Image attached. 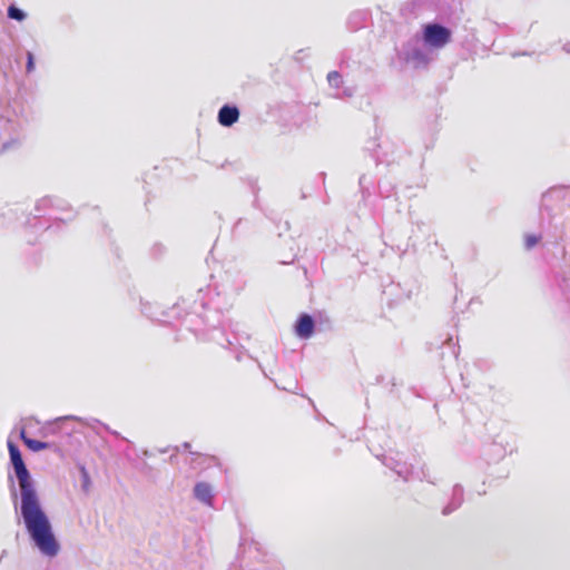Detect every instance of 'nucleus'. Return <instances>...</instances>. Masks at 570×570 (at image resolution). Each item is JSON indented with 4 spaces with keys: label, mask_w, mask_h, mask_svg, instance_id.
<instances>
[{
    "label": "nucleus",
    "mask_w": 570,
    "mask_h": 570,
    "mask_svg": "<svg viewBox=\"0 0 570 570\" xmlns=\"http://www.w3.org/2000/svg\"><path fill=\"white\" fill-rule=\"evenodd\" d=\"M452 353H453L454 358H456L459 353H458V351L454 347H453Z\"/></svg>",
    "instance_id": "nucleus-33"
},
{
    "label": "nucleus",
    "mask_w": 570,
    "mask_h": 570,
    "mask_svg": "<svg viewBox=\"0 0 570 570\" xmlns=\"http://www.w3.org/2000/svg\"><path fill=\"white\" fill-rule=\"evenodd\" d=\"M327 81L331 88L340 90L343 86V77L338 71H331L327 75Z\"/></svg>",
    "instance_id": "nucleus-19"
},
{
    "label": "nucleus",
    "mask_w": 570,
    "mask_h": 570,
    "mask_svg": "<svg viewBox=\"0 0 570 570\" xmlns=\"http://www.w3.org/2000/svg\"><path fill=\"white\" fill-rule=\"evenodd\" d=\"M249 188H250L253 197H254L253 204H252L253 207L257 208V209H261L259 196H258V194H259V186H258L257 181L253 180V179L249 180Z\"/></svg>",
    "instance_id": "nucleus-20"
},
{
    "label": "nucleus",
    "mask_w": 570,
    "mask_h": 570,
    "mask_svg": "<svg viewBox=\"0 0 570 570\" xmlns=\"http://www.w3.org/2000/svg\"><path fill=\"white\" fill-rule=\"evenodd\" d=\"M421 474V480H426L428 482L434 484V481L430 479L428 472L424 469H422Z\"/></svg>",
    "instance_id": "nucleus-30"
},
{
    "label": "nucleus",
    "mask_w": 570,
    "mask_h": 570,
    "mask_svg": "<svg viewBox=\"0 0 570 570\" xmlns=\"http://www.w3.org/2000/svg\"><path fill=\"white\" fill-rule=\"evenodd\" d=\"M246 539L243 537L242 538V542H240V548L243 549V553H250L252 550H255V551H259V547H258V543L257 542H254L252 541L250 544L248 546V549H246Z\"/></svg>",
    "instance_id": "nucleus-26"
},
{
    "label": "nucleus",
    "mask_w": 570,
    "mask_h": 570,
    "mask_svg": "<svg viewBox=\"0 0 570 570\" xmlns=\"http://www.w3.org/2000/svg\"><path fill=\"white\" fill-rule=\"evenodd\" d=\"M464 489L461 484H455L452 489L449 503L442 509L443 515H450L456 511L463 503Z\"/></svg>",
    "instance_id": "nucleus-13"
},
{
    "label": "nucleus",
    "mask_w": 570,
    "mask_h": 570,
    "mask_svg": "<svg viewBox=\"0 0 570 570\" xmlns=\"http://www.w3.org/2000/svg\"><path fill=\"white\" fill-rule=\"evenodd\" d=\"M210 292L209 288L206 291L200 288L196 299L189 302L183 298L167 311L161 309L157 304L140 299V311L146 317L160 323L170 324L175 320L181 321V326L195 335H202L223 347L232 346L234 343L226 336L224 328L216 326L220 323V316L213 298H207Z\"/></svg>",
    "instance_id": "nucleus-1"
},
{
    "label": "nucleus",
    "mask_w": 570,
    "mask_h": 570,
    "mask_svg": "<svg viewBox=\"0 0 570 570\" xmlns=\"http://www.w3.org/2000/svg\"><path fill=\"white\" fill-rule=\"evenodd\" d=\"M451 30L440 23H426L423 26V42L433 48H443L451 40Z\"/></svg>",
    "instance_id": "nucleus-5"
},
{
    "label": "nucleus",
    "mask_w": 570,
    "mask_h": 570,
    "mask_svg": "<svg viewBox=\"0 0 570 570\" xmlns=\"http://www.w3.org/2000/svg\"><path fill=\"white\" fill-rule=\"evenodd\" d=\"M19 438L23 442V444L33 452H39L50 448V443L48 442L28 438L24 429H21Z\"/></svg>",
    "instance_id": "nucleus-15"
},
{
    "label": "nucleus",
    "mask_w": 570,
    "mask_h": 570,
    "mask_svg": "<svg viewBox=\"0 0 570 570\" xmlns=\"http://www.w3.org/2000/svg\"><path fill=\"white\" fill-rule=\"evenodd\" d=\"M356 92L355 86H344L340 91L335 94V97L338 99H347L354 96Z\"/></svg>",
    "instance_id": "nucleus-22"
},
{
    "label": "nucleus",
    "mask_w": 570,
    "mask_h": 570,
    "mask_svg": "<svg viewBox=\"0 0 570 570\" xmlns=\"http://www.w3.org/2000/svg\"><path fill=\"white\" fill-rule=\"evenodd\" d=\"M570 194V188L567 186H554L542 194L540 203V212H551V204L564 199Z\"/></svg>",
    "instance_id": "nucleus-7"
},
{
    "label": "nucleus",
    "mask_w": 570,
    "mask_h": 570,
    "mask_svg": "<svg viewBox=\"0 0 570 570\" xmlns=\"http://www.w3.org/2000/svg\"><path fill=\"white\" fill-rule=\"evenodd\" d=\"M315 331V321L314 318L306 313H303L298 316L295 323V334L302 338L307 340L312 337Z\"/></svg>",
    "instance_id": "nucleus-10"
},
{
    "label": "nucleus",
    "mask_w": 570,
    "mask_h": 570,
    "mask_svg": "<svg viewBox=\"0 0 570 570\" xmlns=\"http://www.w3.org/2000/svg\"><path fill=\"white\" fill-rule=\"evenodd\" d=\"M402 56L415 68L425 67L430 61L426 50L417 38L411 39L404 45Z\"/></svg>",
    "instance_id": "nucleus-6"
},
{
    "label": "nucleus",
    "mask_w": 570,
    "mask_h": 570,
    "mask_svg": "<svg viewBox=\"0 0 570 570\" xmlns=\"http://www.w3.org/2000/svg\"><path fill=\"white\" fill-rule=\"evenodd\" d=\"M366 19V13L363 11H356L350 14L347 19V27L351 30H357Z\"/></svg>",
    "instance_id": "nucleus-17"
},
{
    "label": "nucleus",
    "mask_w": 570,
    "mask_h": 570,
    "mask_svg": "<svg viewBox=\"0 0 570 570\" xmlns=\"http://www.w3.org/2000/svg\"><path fill=\"white\" fill-rule=\"evenodd\" d=\"M9 480L11 482V485H10L11 494L13 495V498H16L17 493H16L14 482L11 476H9Z\"/></svg>",
    "instance_id": "nucleus-31"
},
{
    "label": "nucleus",
    "mask_w": 570,
    "mask_h": 570,
    "mask_svg": "<svg viewBox=\"0 0 570 570\" xmlns=\"http://www.w3.org/2000/svg\"><path fill=\"white\" fill-rule=\"evenodd\" d=\"M164 252H165V247H164L161 244H155V245L151 247V254H153L155 257L160 256Z\"/></svg>",
    "instance_id": "nucleus-28"
},
{
    "label": "nucleus",
    "mask_w": 570,
    "mask_h": 570,
    "mask_svg": "<svg viewBox=\"0 0 570 570\" xmlns=\"http://www.w3.org/2000/svg\"><path fill=\"white\" fill-rule=\"evenodd\" d=\"M183 446H184L185 449H188V448L190 446V444L186 442V443H184V444H183Z\"/></svg>",
    "instance_id": "nucleus-34"
},
{
    "label": "nucleus",
    "mask_w": 570,
    "mask_h": 570,
    "mask_svg": "<svg viewBox=\"0 0 570 570\" xmlns=\"http://www.w3.org/2000/svg\"><path fill=\"white\" fill-rule=\"evenodd\" d=\"M10 463L20 489V513L24 528L41 554L53 558L59 553L60 544L56 539L51 522L41 507L35 482L23 461L19 446L8 440Z\"/></svg>",
    "instance_id": "nucleus-2"
},
{
    "label": "nucleus",
    "mask_w": 570,
    "mask_h": 570,
    "mask_svg": "<svg viewBox=\"0 0 570 570\" xmlns=\"http://www.w3.org/2000/svg\"><path fill=\"white\" fill-rule=\"evenodd\" d=\"M28 117L14 109H6L0 116V154L18 149L24 138Z\"/></svg>",
    "instance_id": "nucleus-3"
},
{
    "label": "nucleus",
    "mask_w": 570,
    "mask_h": 570,
    "mask_svg": "<svg viewBox=\"0 0 570 570\" xmlns=\"http://www.w3.org/2000/svg\"><path fill=\"white\" fill-rule=\"evenodd\" d=\"M365 149L370 151L371 156L375 159L377 164L380 163H386L390 164L394 159L390 158L387 153L383 150V144L377 142V138H374L372 140H368Z\"/></svg>",
    "instance_id": "nucleus-14"
},
{
    "label": "nucleus",
    "mask_w": 570,
    "mask_h": 570,
    "mask_svg": "<svg viewBox=\"0 0 570 570\" xmlns=\"http://www.w3.org/2000/svg\"><path fill=\"white\" fill-rule=\"evenodd\" d=\"M253 227L254 224L250 219L238 218L232 228V235L235 238H239L244 236L247 232H249Z\"/></svg>",
    "instance_id": "nucleus-16"
},
{
    "label": "nucleus",
    "mask_w": 570,
    "mask_h": 570,
    "mask_svg": "<svg viewBox=\"0 0 570 570\" xmlns=\"http://www.w3.org/2000/svg\"><path fill=\"white\" fill-rule=\"evenodd\" d=\"M51 207H52V200L51 196H45L37 200L35 205V215L32 217H29L26 222V224L35 229H41L47 230L50 225L49 223L52 222V214H51Z\"/></svg>",
    "instance_id": "nucleus-4"
},
{
    "label": "nucleus",
    "mask_w": 570,
    "mask_h": 570,
    "mask_svg": "<svg viewBox=\"0 0 570 570\" xmlns=\"http://www.w3.org/2000/svg\"><path fill=\"white\" fill-rule=\"evenodd\" d=\"M358 184H360V188H361L363 198L368 197L371 195L372 181L370 179H367V177L365 175H363L360 177Z\"/></svg>",
    "instance_id": "nucleus-21"
},
{
    "label": "nucleus",
    "mask_w": 570,
    "mask_h": 570,
    "mask_svg": "<svg viewBox=\"0 0 570 570\" xmlns=\"http://www.w3.org/2000/svg\"><path fill=\"white\" fill-rule=\"evenodd\" d=\"M239 119V109L235 105L226 104L218 110L217 121L223 127H232Z\"/></svg>",
    "instance_id": "nucleus-12"
},
{
    "label": "nucleus",
    "mask_w": 570,
    "mask_h": 570,
    "mask_svg": "<svg viewBox=\"0 0 570 570\" xmlns=\"http://www.w3.org/2000/svg\"><path fill=\"white\" fill-rule=\"evenodd\" d=\"M394 186L390 181L382 180L379 183V193L382 197H390Z\"/></svg>",
    "instance_id": "nucleus-23"
},
{
    "label": "nucleus",
    "mask_w": 570,
    "mask_h": 570,
    "mask_svg": "<svg viewBox=\"0 0 570 570\" xmlns=\"http://www.w3.org/2000/svg\"><path fill=\"white\" fill-rule=\"evenodd\" d=\"M194 498L207 507L214 505V489L208 482H197L193 489Z\"/></svg>",
    "instance_id": "nucleus-11"
},
{
    "label": "nucleus",
    "mask_w": 570,
    "mask_h": 570,
    "mask_svg": "<svg viewBox=\"0 0 570 570\" xmlns=\"http://www.w3.org/2000/svg\"><path fill=\"white\" fill-rule=\"evenodd\" d=\"M52 200V207H51V214L52 222H68L71 220L75 217V214L72 212V208L70 207L69 203L62 198L51 196Z\"/></svg>",
    "instance_id": "nucleus-8"
},
{
    "label": "nucleus",
    "mask_w": 570,
    "mask_h": 570,
    "mask_svg": "<svg viewBox=\"0 0 570 570\" xmlns=\"http://www.w3.org/2000/svg\"><path fill=\"white\" fill-rule=\"evenodd\" d=\"M101 429H104L105 431L109 432L110 434L115 435V436H119V433L117 431H114L111 430L108 425L99 422V421H95Z\"/></svg>",
    "instance_id": "nucleus-29"
},
{
    "label": "nucleus",
    "mask_w": 570,
    "mask_h": 570,
    "mask_svg": "<svg viewBox=\"0 0 570 570\" xmlns=\"http://www.w3.org/2000/svg\"><path fill=\"white\" fill-rule=\"evenodd\" d=\"M562 49H563V51H564L566 53H570V42H566V43L563 45Z\"/></svg>",
    "instance_id": "nucleus-32"
},
{
    "label": "nucleus",
    "mask_w": 570,
    "mask_h": 570,
    "mask_svg": "<svg viewBox=\"0 0 570 570\" xmlns=\"http://www.w3.org/2000/svg\"><path fill=\"white\" fill-rule=\"evenodd\" d=\"M541 240V235L529 234L524 238L525 249L533 248Z\"/></svg>",
    "instance_id": "nucleus-24"
},
{
    "label": "nucleus",
    "mask_w": 570,
    "mask_h": 570,
    "mask_svg": "<svg viewBox=\"0 0 570 570\" xmlns=\"http://www.w3.org/2000/svg\"><path fill=\"white\" fill-rule=\"evenodd\" d=\"M382 463L395 472V474L400 478H402L404 481H407L413 473L412 466L409 465L406 462L402 461L401 459L391 456V455H383L382 456Z\"/></svg>",
    "instance_id": "nucleus-9"
},
{
    "label": "nucleus",
    "mask_w": 570,
    "mask_h": 570,
    "mask_svg": "<svg viewBox=\"0 0 570 570\" xmlns=\"http://www.w3.org/2000/svg\"><path fill=\"white\" fill-rule=\"evenodd\" d=\"M7 14L8 18L19 22L26 20L27 18V13L22 9L18 8L16 4H10L8 7Z\"/></svg>",
    "instance_id": "nucleus-18"
},
{
    "label": "nucleus",
    "mask_w": 570,
    "mask_h": 570,
    "mask_svg": "<svg viewBox=\"0 0 570 570\" xmlns=\"http://www.w3.org/2000/svg\"><path fill=\"white\" fill-rule=\"evenodd\" d=\"M27 63L26 71L27 73H31L35 70V56L31 51H27Z\"/></svg>",
    "instance_id": "nucleus-27"
},
{
    "label": "nucleus",
    "mask_w": 570,
    "mask_h": 570,
    "mask_svg": "<svg viewBox=\"0 0 570 570\" xmlns=\"http://www.w3.org/2000/svg\"><path fill=\"white\" fill-rule=\"evenodd\" d=\"M80 472H81V488L85 492H87L91 484L90 476L85 466L80 468Z\"/></svg>",
    "instance_id": "nucleus-25"
}]
</instances>
